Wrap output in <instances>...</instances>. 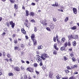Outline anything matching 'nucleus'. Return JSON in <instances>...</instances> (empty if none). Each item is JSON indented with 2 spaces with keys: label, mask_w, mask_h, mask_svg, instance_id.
<instances>
[{
  "label": "nucleus",
  "mask_w": 79,
  "mask_h": 79,
  "mask_svg": "<svg viewBox=\"0 0 79 79\" xmlns=\"http://www.w3.org/2000/svg\"><path fill=\"white\" fill-rule=\"evenodd\" d=\"M49 58V56L46 54H43L42 56L40 57L39 56H38L36 58V60L37 61H42V59H43V60H45L46 58Z\"/></svg>",
  "instance_id": "1"
},
{
  "label": "nucleus",
  "mask_w": 79,
  "mask_h": 79,
  "mask_svg": "<svg viewBox=\"0 0 79 79\" xmlns=\"http://www.w3.org/2000/svg\"><path fill=\"white\" fill-rule=\"evenodd\" d=\"M10 25H11V27L13 29L14 28V27H15V23H13V22L10 21Z\"/></svg>",
  "instance_id": "2"
},
{
  "label": "nucleus",
  "mask_w": 79,
  "mask_h": 79,
  "mask_svg": "<svg viewBox=\"0 0 79 79\" xmlns=\"http://www.w3.org/2000/svg\"><path fill=\"white\" fill-rule=\"evenodd\" d=\"M27 70H28V71L31 72V73H32L34 71V69L32 68H27Z\"/></svg>",
  "instance_id": "3"
},
{
  "label": "nucleus",
  "mask_w": 79,
  "mask_h": 79,
  "mask_svg": "<svg viewBox=\"0 0 79 79\" xmlns=\"http://www.w3.org/2000/svg\"><path fill=\"white\" fill-rule=\"evenodd\" d=\"M49 26L50 28H51V29H54L55 25H54L53 23H52L50 24Z\"/></svg>",
  "instance_id": "4"
},
{
  "label": "nucleus",
  "mask_w": 79,
  "mask_h": 79,
  "mask_svg": "<svg viewBox=\"0 0 79 79\" xmlns=\"http://www.w3.org/2000/svg\"><path fill=\"white\" fill-rule=\"evenodd\" d=\"M24 25L27 27H28L31 26V24L29 23H24Z\"/></svg>",
  "instance_id": "5"
},
{
  "label": "nucleus",
  "mask_w": 79,
  "mask_h": 79,
  "mask_svg": "<svg viewBox=\"0 0 79 79\" xmlns=\"http://www.w3.org/2000/svg\"><path fill=\"white\" fill-rule=\"evenodd\" d=\"M68 37L69 40H71V39H74V35H71L70 36H69Z\"/></svg>",
  "instance_id": "6"
},
{
  "label": "nucleus",
  "mask_w": 79,
  "mask_h": 79,
  "mask_svg": "<svg viewBox=\"0 0 79 79\" xmlns=\"http://www.w3.org/2000/svg\"><path fill=\"white\" fill-rule=\"evenodd\" d=\"M73 11L74 14H75V15H76V14H77V9H76V8H73Z\"/></svg>",
  "instance_id": "7"
},
{
  "label": "nucleus",
  "mask_w": 79,
  "mask_h": 79,
  "mask_svg": "<svg viewBox=\"0 0 79 79\" xmlns=\"http://www.w3.org/2000/svg\"><path fill=\"white\" fill-rule=\"evenodd\" d=\"M52 74H53V73H52V72H50L49 74V78H50L51 79L52 78Z\"/></svg>",
  "instance_id": "8"
},
{
  "label": "nucleus",
  "mask_w": 79,
  "mask_h": 79,
  "mask_svg": "<svg viewBox=\"0 0 79 79\" xmlns=\"http://www.w3.org/2000/svg\"><path fill=\"white\" fill-rule=\"evenodd\" d=\"M15 70L16 71H20V69L19 68V67H16L14 68Z\"/></svg>",
  "instance_id": "9"
},
{
  "label": "nucleus",
  "mask_w": 79,
  "mask_h": 79,
  "mask_svg": "<svg viewBox=\"0 0 79 79\" xmlns=\"http://www.w3.org/2000/svg\"><path fill=\"white\" fill-rule=\"evenodd\" d=\"M14 49L15 50H20V49L19 46H15L14 48Z\"/></svg>",
  "instance_id": "10"
},
{
  "label": "nucleus",
  "mask_w": 79,
  "mask_h": 79,
  "mask_svg": "<svg viewBox=\"0 0 79 79\" xmlns=\"http://www.w3.org/2000/svg\"><path fill=\"white\" fill-rule=\"evenodd\" d=\"M33 40L34 45H37V40L35 39L33 40Z\"/></svg>",
  "instance_id": "11"
},
{
  "label": "nucleus",
  "mask_w": 79,
  "mask_h": 79,
  "mask_svg": "<svg viewBox=\"0 0 79 79\" xmlns=\"http://www.w3.org/2000/svg\"><path fill=\"white\" fill-rule=\"evenodd\" d=\"M31 37V40H34V39H35V35H34V34H32Z\"/></svg>",
  "instance_id": "12"
},
{
  "label": "nucleus",
  "mask_w": 79,
  "mask_h": 79,
  "mask_svg": "<svg viewBox=\"0 0 79 79\" xmlns=\"http://www.w3.org/2000/svg\"><path fill=\"white\" fill-rule=\"evenodd\" d=\"M21 31H22V32L24 34H26V31L24 30V28H22L21 30Z\"/></svg>",
  "instance_id": "13"
},
{
  "label": "nucleus",
  "mask_w": 79,
  "mask_h": 79,
  "mask_svg": "<svg viewBox=\"0 0 79 79\" xmlns=\"http://www.w3.org/2000/svg\"><path fill=\"white\" fill-rule=\"evenodd\" d=\"M70 29H71L72 30H76V29H77V27L76 26H74L73 27L70 28Z\"/></svg>",
  "instance_id": "14"
},
{
  "label": "nucleus",
  "mask_w": 79,
  "mask_h": 79,
  "mask_svg": "<svg viewBox=\"0 0 79 79\" xmlns=\"http://www.w3.org/2000/svg\"><path fill=\"white\" fill-rule=\"evenodd\" d=\"M79 37V36L78 35H74V37H73V39H77Z\"/></svg>",
  "instance_id": "15"
},
{
  "label": "nucleus",
  "mask_w": 79,
  "mask_h": 79,
  "mask_svg": "<svg viewBox=\"0 0 79 79\" xmlns=\"http://www.w3.org/2000/svg\"><path fill=\"white\" fill-rule=\"evenodd\" d=\"M44 48L43 46L41 45H39V47L38 48V49H42Z\"/></svg>",
  "instance_id": "16"
},
{
  "label": "nucleus",
  "mask_w": 79,
  "mask_h": 79,
  "mask_svg": "<svg viewBox=\"0 0 79 79\" xmlns=\"http://www.w3.org/2000/svg\"><path fill=\"white\" fill-rule=\"evenodd\" d=\"M26 16H29V11H28V10H26Z\"/></svg>",
  "instance_id": "17"
},
{
  "label": "nucleus",
  "mask_w": 79,
  "mask_h": 79,
  "mask_svg": "<svg viewBox=\"0 0 79 79\" xmlns=\"http://www.w3.org/2000/svg\"><path fill=\"white\" fill-rule=\"evenodd\" d=\"M58 5V3L56 2L55 4L52 5V6H57Z\"/></svg>",
  "instance_id": "18"
},
{
  "label": "nucleus",
  "mask_w": 79,
  "mask_h": 79,
  "mask_svg": "<svg viewBox=\"0 0 79 79\" xmlns=\"http://www.w3.org/2000/svg\"><path fill=\"white\" fill-rule=\"evenodd\" d=\"M8 75L9 76H14V74L12 73H9L8 74Z\"/></svg>",
  "instance_id": "19"
},
{
  "label": "nucleus",
  "mask_w": 79,
  "mask_h": 79,
  "mask_svg": "<svg viewBox=\"0 0 79 79\" xmlns=\"http://www.w3.org/2000/svg\"><path fill=\"white\" fill-rule=\"evenodd\" d=\"M64 40H65V38L63 37L61 39V42L62 43H63V42H64Z\"/></svg>",
  "instance_id": "20"
},
{
  "label": "nucleus",
  "mask_w": 79,
  "mask_h": 79,
  "mask_svg": "<svg viewBox=\"0 0 79 79\" xmlns=\"http://www.w3.org/2000/svg\"><path fill=\"white\" fill-rule=\"evenodd\" d=\"M61 77V76L59 74L57 75L56 76V77L57 78V79H60Z\"/></svg>",
  "instance_id": "21"
},
{
  "label": "nucleus",
  "mask_w": 79,
  "mask_h": 79,
  "mask_svg": "<svg viewBox=\"0 0 79 79\" xmlns=\"http://www.w3.org/2000/svg\"><path fill=\"white\" fill-rule=\"evenodd\" d=\"M73 46H76V41H73Z\"/></svg>",
  "instance_id": "22"
},
{
  "label": "nucleus",
  "mask_w": 79,
  "mask_h": 79,
  "mask_svg": "<svg viewBox=\"0 0 79 79\" xmlns=\"http://www.w3.org/2000/svg\"><path fill=\"white\" fill-rule=\"evenodd\" d=\"M53 54H54V55H56L57 54V51L56 50L53 51Z\"/></svg>",
  "instance_id": "23"
},
{
  "label": "nucleus",
  "mask_w": 79,
  "mask_h": 79,
  "mask_svg": "<svg viewBox=\"0 0 79 79\" xmlns=\"http://www.w3.org/2000/svg\"><path fill=\"white\" fill-rule=\"evenodd\" d=\"M42 68L43 69H46V66L45 65H43Z\"/></svg>",
  "instance_id": "24"
},
{
  "label": "nucleus",
  "mask_w": 79,
  "mask_h": 79,
  "mask_svg": "<svg viewBox=\"0 0 79 79\" xmlns=\"http://www.w3.org/2000/svg\"><path fill=\"white\" fill-rule=\"evenodd\" d=\"M64 49H65V48H64V46L60 48V50L61 51H63V50H64Z\"/></svg>",
  "instance_id": "25"
},
{
  "label": "nucleus",
  "mask_w": 79,
  "mask_h": 79,
  "mask_svg": "<svg viewBox=\"0 0 79 79\" xmlns=\"http://www.w3.org/2000/svg\"><path fill=\"white\" fill-rule=\"evenodd\" d=\"M64 57V60L65 61H66V60H68V58H67V57L65 56H63Z\"/></svg>",
  "instance_id": "26"
},
{
  "label": "nucleus",
  "mask_w": 79,
  "mask_h": 79,
  "mask_svg": "<svg viewBox=\"0 0 79 79\" xmlns=\"http://www.w3.org/2000/svg\"><path fill=\"white\" fill-rule=\"evenodd\" d=\"M9 0L10 2V3H14V2H15V0Z\"/></svg>",
  "instance_id": "27"
},
{
  "label": "nucleus",
  "mask_w": 79,
  "mask_h": 79,
  "mask_svg": "<svg viewBox=\"0 0 79 79\" xmlns=\"http://www.w3.org/2000/svg\"><path fill=\"white\" fill-rule=\"evenodd\" d=\"M68 21V17H67L64 20V22H67Z\"/></svg>",
  "instance_id": "28"
},
{
  "label": "nucleus",
  "mask_w": 79,
  "mask_h": 79,
  "mask_svg": "<svg viewBox=\"0 0 79 79\" xmlns=\"http://www.w3.org/2000/svg\"><path fill=\"white\" fill-rule=\"evenodd\" d=\"M30 14L32 16H34V15H35V14H34V13L32 12L30 13Z\"/></svg>",
  "instance_id": "29"
},
{
  "label": "nucleus",
  "mask_w": 79,
  "mask_h": 79,
  "mask_svg": "<svg viewBox=\"0 0 79 79\" xmlns=\"http://www.w3.org/2000/svg\"><path fill=\"white\" fill-rule=\"evenodd\" d=\"M46 29H47V31H51V30L48 27L46 28Z\"/></svg>",
  "instance_id": "30"
},
{
  "label": "nucleus",
  "mask_w": 79,
  "mask_h": 79,
  "mask_svg": "<svg viewBox=\"0 0 79 79\" xmlns=\"http://www.w3.org/2000/svg\"><path fill=\"white\" fill-rule=\"evenodd\" d=\"M7 57L8 58H11V55H10V54L8 53V54H7Z\"/></svg>",
  "instance_id": "31"
},
{
  "label": "nucleus",
  "mask_w": 79,
  "mask_h": 79,
  "mask_svg": "<svg viewBox=\"0 0 79 79\" xmlns=\"http://www.w3.org/2000/svg\"><path fill=\"white\" fill-rule=\"evenodd\" d=\"M67 45H68V43L67 42H66L64 45V47H67Z\"/></svg>",
  "instance_id": "32"
},
{
  "label": "nucleus",
  "mask_w": 79,
  "mask_h": 79,
  "mask_svg": "<svg viewBox=\"0 0 79 79\" xmlns=\"http://www.w3.org/2000/svg\"><path fill=\"white\" fill-rule=\"evenodd\" d=\"M42 24H43V25H44V26H45L46 25H47V23H45V22H43L42 23Z\"/></svg>",
  "instance_id": "33"
},
{
  "label": "nucleus",
  "mask_w": 79,
  "mask_h": 79,
  "mask_svg": "<svg viewBox=\"0 0 79 79\" xmlns=\"http://www.w3.org/2000/svg\"><path fill=\"white\" fill-rule=\"evenodd\" d=\"M37 63H35L34 64V67H35V68L37 67Z\"/></svg>",
  "instance_id": "34"
},
{
  "label": "nucleus",
  "mask_w": 79,
  "mask_h": 79,
  "mask_svg": "<svg viewBox=\"0 0 79 79\" xmlns=\"http://www.w3.org/2000/svg\"><path fill=\"white\" fill-rule=\"evenodd\" d=\"M24 79H27V76L26 75H25L24 76Z\"/></svg>",
  "instance_id": "35"
},
{
  "label": "nucleus",
  "mask_w": 79,
  "mask_h": 79,
  "mask_svg": "<svg viewBox=\"0 0 79 79\" xmlns=\"http://www.w3.org/2000/svg\"><path fill=\"white\" fill-rule=\"evenodd\" d=\"M14 42L15 43V44H17L18 43V41H17V40L15 39L14 40Z\"/></svg>",
  "instance_id": "36"
},
{
  "label": "nucleus",
  "mask_w": 79,
  "mask_h": 79,
  "mask_svg": "<svg viewBox=\"0 0 79 79\" xmlns=\"http://www.w3.org/2000/svg\"><path fill=\"white\" fill-rule=\"evenodd\" d=\"M21 47L22 48H24V47L25 46H24V44H21Z\"/></svg>",
  "instance_id": "37"
},
{
  "label": "nucleus",
  "mask_w": 79,
  "mask_h": 79,
  "mask_svg": "<svg viewBox=\"0 0 79 79\" xmlns=\"http://www.w3.org/2000/svg\"><path fill=\"white\" fill-rule=\"evenodd\" d=\"M72 60H73V61H76V58H75L74 57H73L72 58Z\"/></svg>",
  "instance_id": "38"
},
{
  "label": "nucleus",
  "mask_w": 79,
  "mask_h": 79,
  "mask_svg": "<svg viewBox=\"0 0 79 79\" xmlns=\"http://www.w3.org/2000/svg\"><path fill=\"white\" fill-rule=\"evenodd\" d=\"M6 25L7 27H10V24H9V23H6Z\"/></svg>",
  "instance_id": "39"
},
{
  "label": "nucleus",
  "mask_w": 79,
  "mask_h": 79,
  "mask_svg": "<svg viewBox=\"0 0 79 79\" xmlns=\"http://www.w3.org/2000/svg\"><path fill=\"white\" fill-rule=\"evenodd\" d=\"M53 21L55 22L56 21V18H53Z\"/></svg>",
  "instance_id": "40"
},
{
  "label": "nucleus",
  "mask_w": 79,
  "mask_h": 79,
  "mask_svg": "<svg viewBox=\"0 0 79 79\" xmlns=\"http://www.w3.org/2000/svg\"><path fill=\"white\" fill-rule=\"evenodd\" d=\"M40 66H42L43 65V63H42V62L41 61L40 62Z\"/></svg>",
  "instance_id": "41"
},
{
  "label": "nucleus",
  "mask_w": 79,
  "mask_h": 79,
  "mask_svg": "<svg viewBox=\"0 0 79 79\" xmlns=\"http://www.w3.org/2000/svg\"><path fill=\"white\" fill-rule=\"evenodd\" d=\"M57 44H54V48H55V47H56L57 46Z\"/></svg>",
  "instance_id": "42"
},
{
  "label": "nucleus",
  "mask_w": 79,
  "mask_h": 79,
  "mask_svg": "<svg viewBox=\"0 0 79 79\" xmlns=\"http://www.w3.org/2000/svg\"><path fill=\"white\" fill-rule=\"evenodd\" d=\"M34 31H35V32H36V31H37V27H34Z\"/></svg>",
  "instance_id": "43"
},
{
  "label": "nucleus",
  "mask_w": 79,
  "mask_h": 79,
  "mask_svg": "<svg viewBox=\"0 0 79 79\" xmlns=\"http://www.w3.org/2000/svg\"><path fill=\"white\" fill-rule=\"evenodd\" d=\"M68 77H64L62 78V79H68Z\"/></svg>",
  "instance_id": "44"
},
{
  "label": "nucleus",
  "mask_w": 79,
  "mask_h": 79,
  "mask_svg": "<svg viewBox=\"0 0 79 79\" xmlns=\"http://www.w3.org/2000/svg\"><path fill=\"white\" fill-rule=\"evenodd\" d=\"M57 44H58L59 45H61V42L60 41L57 42Z\"/></svg>",
  "instance_id": "45"
},
{
  "label": "nucleus",
  "mask_w": 79,
  "mask_h": 79,
  "mask_svg": "<svg viewBox=\"0 0 79 79\" xmlns=\"http://www.w3.org/2000/svg\"><path fill=\"white\" fill-rule=\"evenodd\" d=\"M53 40L54 42H56V37H54L53 38Z\"/></svg>",
  "instance_id": "46"
},
{
  "label": "nucleus",
  "mask_w": 79,
  "mask_h": 79,
  "mask_svg": "<svg viewBox=\"0 0 79 79\" xmlns=\"http://www.w3.org/2000/svg\"><path fill=\"white\" fill-rule=\"evenodd\" d=\"M35 72L37 75H38V74H39V72L37 71L36 70L35 71Z\"/></svg>",
  "instance_id": "47"
},
{
  "label": "nucleus",
  "mask_w": 79,
  "mask_h": 79,
  "mask_svg": "<svg viewBox=\"0 0 79 79\" xmlns=\"http://www.w3.org/2000/svg\"><path fill=\"white\" fill-rule=\"evenodd\" d=\"M14 7L16 8V9H18V7L17 6V5H16L15 4L14 5Z\"/></svg>",
  "instance_id": "48"
},
{
  "label": "nucleus",
  "mask_w": 79,
  "mask_h": 79,
  "mask_svg": "<svg viewBox=\"0 0 79 79\" xmlns=\"http://www.w3.org/2000/svg\"><path fill=\"white\" fill-rule=\"evenodd\" d=\"M67 68L68 69H71V68H70L68 66L67 67Z\"/></svg>",
  "instance_id": "49"
},
{
  "label": "nucleus",
  "mask_w": 79,
  "mask_h": 79,
  "mask_svg": "<svg viewBox=\"0 0 79 79\" xmlns=\"http://www.w3.org/2000/svg\"><path fill=\"white\" fill-rule=\"evenodd\" d=\"M31 22H32V23H35V20L34 19H32L31 20Z\"/></svg>",
  "instance_id": "50"
},
{
  "label": "nucleus",
  "mask_w": 79,
  "mask_h": 79,
  "mask_svg": "<svg viewBox=\"0 0 79 79\" xmlns=\"http://www.w3.org/2000/svg\"><path fill=\"white\" fill-rule=\"evenodd\" d=\"M69 72V70H65V73H68Z\"/></svg>",
  "instance_id": "51"
},
{
  "label": "nucleus",
  "mask_w": 79,
  "mask_h": 79,
  "mask_svg": "<svg viewBox=\"0 0 79 79\" xmlns=\"http://www.w3.org/2000/svg\"><path fill=\"white\" fill-rule=\"evenodd\" d=\"M21 69L23 70V71H24V68L23 67H21Z\"/></svg>",
  "instance_id": "52"
},
{
  "label": "nucleus",
  "mask_w": 79,
  "mask_h": 79,
  "mask_svg": "<svg viewBox=\"0 0 79 79\" xmlns=\"http://www.w3.org/2000/svg\"><path fill=\"white\" fill-rule=\"evenodd\" d=\"M55 48V49L56 50H59V48H58V47H55V48Z\"/></svg>",
  "instance_id": "53"
},
{
  "label": "nucleus",
  "mask_w": 79,
  "mask_h": 79,
  "mask_svg": "<svg viewBox=\"0 0 79 79\" xmlns=\"http://www.w3.org/2000/svg\"><path fill=\"white\" fill-rule=\"evenodd\" d=\"M3 56H5V52H3Z\"/></svg>",
  "instance_id": "54"
},
{
  "label": "nucleus",
  "mask_w": 79,
  "mask_h": 79,
  "mask_svg": "<svg viewBox=\"0 0 79 79\" xmlns=\"http://www.w3.org/2000/svg\"><path fill=\"white\" fill-rule=\"evenodd\" d=\"M74 66V68H77V65L75 64L73 65Z\"/></svg>",
  "instance_id": "55"
},
{
  "label": "nucleus",
  "mask_w": 79,
  "mask_h": 79,
  "mask_svg": "<svg viewBox=\"0 0 79 79\" xmlns=\"http://www.w3.org/2000/svg\"><path fill=\"white\" fill-rule=\"evenodd\" d=\"M25 21L26 23H28V22H29V21L28 20H27V19H26Z\"/></svg>",
  "instance_id": "56"
},
{
  "label": "nucleus",
  "mask_w": 79,
  "mask_h": 79,
  "mask_svg": "<svg viewBox=\"0 0 79 79\" xmlns=\"http://www.w3.org/2000/svg\"><path fill=\"white\" fill-rule=\"evenodd\" d=\"M68 45H69V46H70V45H71V44L69 42H68Z\"/></svg>",
  "instance_id": "57"
},
{
  "label": "nucleus",
  "mask_w": 79,
  "mask_h": 79,
  "mask_svg": "<svg viewBox=\"0 0 79 79\" xmlns=\"http://www.w3.org/2000/svg\"><path fill=\"white\" fill-rule=\"evenodd\" d=\"M69 79H74V77L73 76L69 78Z\"/></svg>",
  "instance_id": "58"
},
{
  "label": "nucleus",
  "mask_w": 79,
  "mask_h": 79,
  "mask_svg": "<svg viewBox=\"0 0 79 79\" xmlns=\"http://www.w3.org/2000/svg\"><path fill=\"white\" fill-rule=\"evenodd\" d=\"M31 5H33V6H34V5H35V3H34V2H32V3H31Z\"/></svg>",
  "instance_id": "59"
},
{
  "label": "nucleus",
  "mask_w": 79,
  "mask_h": 79,
  "mask_svg": "<svg viewBox=\"0 0 79 79\" xmlns=\"http://www.w3.org/2000/svg\"><path fill=\"white\" fill-rule=\"evenodd\" d=\"M26 63L27 64H29V63H30V62H29V61H27Z\"/></svg>",
  "instance_id": "60"
},
{
  "label": "nucleus",
  "mask_w": 79,
  "mask_h": 79,
  "mask_svg": "<svg viewBox=\"0 0 79 79\" xmlns=\"http://www.w3.org/2000/svg\"><path fill=\"white\" fill-rule=\"evenodd\" d=\"M73 56L74 55L73 54H70V56H71V57H73Z\"/></svg>",
  "instance_id": "61"
},
{
  "label": "nucleus",
  "mask_w": 79,
  "mask_h": 79,
  "mask_svg": "<svg viewBox=\"0 0 79 79\" xmlns=\"http://www.w3.org/2000/svg\"><path fill=\"white\" fill-rule=\"evenodd\" d=\"M21 62H22V63H25L24 61V60H21Z\"/></svg>",
  "instance_id": "62"
},
{
  "label": "nucleus",
  "mask_w": 79,
  "mask_h": 79,
  "mask_svg": "<svg viewBox=\"0 0 79 79\" xmlns=\"http://www.w3.org/2000/svg\"><path fill=\"white\" fill-rule=\"evenodd\" d=\"M25 37L26 38V39H28V36H25Z\"/></svg>",
  "instance_id": "63"
},
{
  "label": "nucleus",
  "mask_w": 79,
  "mask_h": 79,
  "mask_svg": "<svg viewBox=\"0 0 79 79\" xmlns=\"http://www.w3.org/2000/svg\"><path fill=\"white\" fill-rule=\"evenodd\" d=\"M2 20V17H0V22Z\"/></svg>",
  "instance_id": "64"
}]
</instances>
